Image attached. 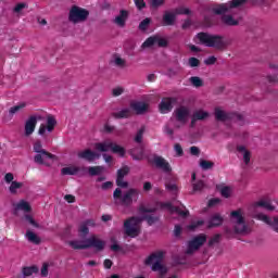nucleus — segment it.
<instances>
[{"mask_svg": "<svg viewBox=\"0 0 278 278\" xmlns=\"http://www.w3.org/2000/svg\"><path fill=\"white\" fill-rule=\"evenodd\" d=\"M164 255H166V252L156 251L144 260V265L151 266V270L159 273L160 277H165L166 273H168V268L162 264L164 262Z\"/></svg>", "mask_w": 278, "mask_h": 278, "instance_id": "f257e3e1", "label": "nucleus"}, {"mask_svg": "<svg viewBox=\"0 0 278 278\" xmlns=\"http://www.w3.org/2000/svg\"><path fill=\"white\" fill-rule=\"evenodd\" d=\"M70 247L75 251H83L84 249H96V251H103L105 249V241L91 236L85 240H73L68 242Z\"/></svg>", "mask_w": 278, "mask_h": 278, "instance_id": "f03ea898", "label": "nucleus"}, {"mask_svg": "<svg viewBox=\"0 0 278 278\" xmlns=\"http://www.w3.org/2000/svg\"><path fill=\"white\" fill-rule=\"evenodd\" d=\"M138 197H140V191L138 189H128L123 193L121 188H116L113 192V199L117 205H125L129 207L134 203V201H138Z\"/></svg>", "mask_w": 278, "mask_h": 278, "instance_id": "7ed1b4c3", "label": "nucleus"}, {"mask_svg": "<svg viewBox=\"0 0 278 278\" xmlns=\"http://www.w3.org/2000/svg\"><path fill=\"white\" fill-rule=\"evenodd\" d=\"M198 39L201 45L204 47H213L214 49L223 50L227 47V41H225V37L219 35H210L207 33L198 34Z\"/></svg>", "mask_w": 278, "mask_h": 278, "instance_id": "20e7f679", "label": "nucleus"}, {"mask_svg": "<svg viewBox=\"0 0 278 278\" xmlns=\"http://www.w3.org/2000/svg\"><path fill=\"white\" fill-rule=\"evenodd\" d=\"M230 218L236 233H240L241 236L251 233V229H249V226H247V222L244 220L242 210L232 211L230 213Z\"/></svg>", "mask_w": 278, "mask_h": 278, "instance_id": "39448f33", "label": "nucleus"}, {"mask_svg": "<svg viewBox=\"0 0 278 278\" xmlns=\"http://www.w3.org/2000/svg\"><path fill=\"white\" fill-rule=\"evenodd\" d=\"M94 149L100 153H108V151H112V153H116L119 157H125V148L114 143L110 139L96 143Z\"/></svg>", "mask_w": 278, "mask_h": 278, "instance_id": "423d86ee", "label": "nucleus"}, {"mask_svg": "<svg viewBox=\"0 0 278 278\" xmlns=\"http://www.w3.org/2000/svg\"><path fill=\"white\" fill-rule=\"evenodd\" d=\"M214 114L216 121H219L220 123H227V121H231L232 123H238L241 126L245 123L244 116L242 114L229 113L220 108H216Z\"/></svg>", "mask_w": 278, "mask_h": 278, "instance_id": "0eeeda50", "label": "nucleus"}, {"mask_svg": "<svg viewBox=\"0 0 278 278\" xmlns=\"http://www.w3.org/2000/svg\"><path fill=\"white\" fill-rule=\"evenodd\" d=\"M141 217H130L124 222V231L129 238H138L140 236Z\"/></svg>", "mask_w": 278, "mask_h": 278, "instance_id": "6e6552de", "label": "nucleus"}, {"mask_svg": "<svg viewBox=\"0 0 278 278\" xmlns=\"http://www.w3.org/2000/svg\"><path fill=\"white\" fill-rule=\"evenodd\" d=\"M88 16H90L88 10L73 5L68 13V21L70 23L77 25V23H85V21H88Z\"/></svg>", "mask_w": 278, "mask_h": 278, "instance_id": "1a4fd4ad", "label": "nucleus"}, {"mask_svg": "<svg viewBox=\"0 0 278 278\" xmlns=\"http://www.w3.org/2000/svg\"><path fill=\"white\" fill-rule=\"evenodd\" d=\"M247 0H232L228 3H222L212 9V12L215 14H233V10L236 8H240V5H244Z\"/></svg>", "mask_w": 278, "mask_h": 278, "instance_id": "9d476101", "label": "nucleus"}, {"mask_svg": "<svg viewBox=\"0 0 278 278\" xmlns=\"http://www.w3.org/2000/svg\"><path fill=\"white\" fill-rule=\"evenodd\" d=\"M207 242V236L205 235H199L194 237L191 241L188 243V249L186 251L187 255H192L194 251H199L201 247H203Z\"/></svg>", "mask_w": 278, "mask_h": 278, "instance_id": "9b49d317", "label": "nucleus"}, {"mask_svg": "<svg viewBox=\"0 0 278 278\" xmlns=\"http://www.w3.org/2000/svg\"><path fill=\"white\" fill-rule=\"evenodd\" d=\"M157 45L159 47H168V40L166 38H162L160 35H154L149 37L143 43L142 47L143 49H149L151 47H155Z\"/></svg>", "mask_w": 278, "mask_h": 278, "instance_id": "f8f14e48", "label": "nucleus"}, {"mask_svg": "<svg viewBox=\"0 0 278 278\" xmlns=\"http://www.w3.org/2000/svg\"><path fill=\"white\" fill-rule=\"evenodd\" d=\"M175 118L180 125H186L190 118V108L181 105L174 111Z\"/></svg>", "mask_w": 278, "mask_h": 278, "instance_id": "ddd939ff", "label": "nucleus"}, {"mask_svg": "<svg viewBox=\"0 0 278 278\" xmlns=\"http://www.w3.org/2000/svg\"><path fill=\"white\" fill-rule=\"evenodd\" d=\"M149 162L154 164L156 168L163 170V173H170V170H173L170 163L160 155H154L152 159H149Z\"/></svg>", "mask_w": 278, "mask_h": 278, "instance_id": "4468645a", "label": "nucleus"}, {"mask_svg": "<svg viewBox=\"0 0 278 278\" xmlns=\"http://www.w3.org/2000/svg\"><path fill=\"white\" fill-rule=\"evenodd\" d=\"M55 125H58V121H55V117L53 115H48L47 117V125L41 124L38 130L39 136H45L47 131L51 134L53 129H55Z\"/></svg>", "mask_w": 278, "mask_h": 278, "instance_id": "2eb2a0df", "label": "nucleus"}, {"mask_svg": "<svg viewBox=\"0 0 278 278\" xmlns=\"http://www.w3.org/2000/svg\"><path fill=\"white\" fill-rule=\"evenodd\" d=\"M35 153H37L34 157L35 162H42V155L43 157H53V154L50 152H47V150L42 149V143L40 141H36L33 147Z\"/></svg>", "mask_w": 278, "mask_h": 278, "instance_id": "dca6fc26", "label": "nucleus"}, {"mask_svg": "<svg viewBox=\"0 0 278 278\" xmlns=\"http://www.w3.org/2000/svg\"><path fill=\"white\" fill-rule=\"evenodd\" d=\"M255 218L263 220V223H266L273 231L278 233V217H268V215L265 214H257L255 215Z\"/></svg>", "mask_w": 278, "mask_h": 278, "instance_id": "f3484780", "label": "nucleus"}, {"mask_svg": "<svg viewBox=\"0 0 278 278\" xmlns=\"http://www.w3.org/2000/svg\"><path fill=\"white\" fill-rule=\"evenodd\" d=\"M129 175V167L124 166L121 169L117 170V178H116V185L119 188H127L129 184L127 181H124L123 179Z\"/></svg>", "mask_w": 278, "mask_h": 278, "instance_id": "a211bd4d", "label": "nucleus"}, {"mask_svg": "<svg viewBox=\"0 0 278 278\" xmlns=\"http://www.w3.org/2000/svg\"><path fill=\"white\" fill-rule=\"evenodd\" d=\"M218 16H222V23L224 25H227L228 27H236V25H240V20L233 17L232 13H222L217 14Z\"/></svg>", "mask_w": 278, "mask_h": 278, "instance_id": "6ab92c4d", "label": "nucleus"}, {"mask_svg": "<svg viewBox=\"0 0 278 278\" xmlns=\"http://www.w3.org/2000/svg\"><path fill=\"white\" fill-rule=\"evenodd\" d=\"M77 155L80 160H86V162H94V160H99V157H101V154H98L90 149L83 150L78 152Z\"/></svg>", "mask_w": 278, "mask_h": 278, "instance_id": "aec40b11", "label": "nucleus"}, {"mask_svg": "<svg viewBox=\"0 0 278 278\" xmlns=\"http://www.w3.org/2000/svg\"><path fill=\"white\" fill-rule=\"evenodd\" d=\"M18 212H25L26 214L31 212V205L29 202L21 200L20 202L13 204L14 216H18Z\"/></svg>", "mask_w": 278, "mask_h": 278, "instance_id": "412c9836", "label": "nucleus"}, {"mask_svg": "<svg viewBox=\"0 0 278 278\" xmlns=\"http://www.w3.org/2000/svg\"><path fill=\"white\" fill-rule=\"evenodd\" d=\"M36 125H38V117L36 115H31L25 123V136H31L34 131H36Z\"/></svg>", "mask_w": 278, "mask_h": 278, "instance_id": "4be33fe9", "label": "nucleus"}, {"mask_svg": "<svg viewBox=\"0 0 278 278\" xmlns=\"http://www.w3.org/2000/svg\"><path fill=\"white\" fill-rule=\"evenodd\" d=\"M173 103H175L174 98H164L159 105L161 114H168L173 110Z\"/></svg>", "mask_w": 278, "mask_h": 278, "instance_id": "5701e85b", "label": "nucleus"}, {"mask_svg": "<svg viewBox=\"0 0 278 278\" xmlns=\"http://www.w3.org/2000/svg\"><path fill=\"white\" fill-rule=\"evenodd\" d=\"M128 17H129V12L125 10H121L119 15L115 16L113 23H115L117 27H125Z\"/></svg>", "mask_w": 278, "mask_h": 278, "instance_id": "b1692460", "label": "nucleus"}, {"mask_svg": "<svg viewBox=\"0 0 278 278\" xmlns=\"http://www.w3.org/2000/svg\"><path fill=\"white\" fill-rule=\"evenodd\" d=\"M130 108L136 112V114H144V112L149 110V104L146 102L135 101L130 103Z\"/></svg>", "mask_w": 278, "mask_h": 278, "instance_id": "393cba45", "label": "nucleus"}, {"mask_svg": "<svg viewBox=\"0 0 278 278\" xmlns=\"http://www.w3.org/2000/svg\"><path fill=\"white\" fill-rule=\"evenodd\" d=\"M210 116V112L203 109H198L192 114L191 123H197V121H206Z\"/></svg>", "mask_w": 278, "mask_h": 278, "instance_id": "a878e982", "label": "nucleus"}, {"mask_svg": "<svg viewBox=\"0 0 278 278\" xmlns=\"http://www.w3.org/2000/svg\"><path fill=\"white\" fill-rule=\"evenodd\" d=\"M237 151L238 153H242L243 162L245 166H249V164H251V151L247 150L244 146H237Z\"/></svg>", "mask_w": 278, "mask_h": 278, "instance_id": "bb28decb", "label": "nucleus"}, {"mask_svg": "<svg viewBox=\"0 0 278 278\" xmlns=\"http://www.w3.org/2000/svg\"><path fill=\"white\" fill-rule=\"evenodd\" d=\"M112 116L117 119L129 118V116H131V109L125 108L119 111L113 112Z\"/></svg>", "mask_w": 278, "mask_h": 278, "instance_id": "cd10ccee", "label": "nucleus"}, {"mask_svg": "<svg viewBox=\"0 0 278 278\" xmlns=\"http://www.w3.org/2000/svg\"><path fill=\"white\" fill-rule=\"evenodd\" d=\"M255 207H263L267 212H275V205H273L270 200H261L255 203Z\"/></svg>", "mask_w": 278, "mask_h": 278, "instance_id": "c85d7f7f", "label": "nucleus"}, {"mask_svg": "<svg viewBox=\"0 0 278 278\" xmlns=\"http://www.w3.org/2000/svg\"><path fill=\"white\" fill-rule=\"evenodd\" d=\"M80 170H81V167L72 165V166L63 167L61 169V175H79Z\"/></svg>", "mask_w": 278, "mask_h": 278, "instance_id": "c756f323", "label": "nucleus"}, {"mask_svg": "<svg viewBox=\"0 0 278 278\" xmlns=\"http://www.w3.org/2000/svg\"><path fill=\"white\" fill-rule=\"evenodd\" d=\"M25 238L28 240V242H31V244H40V242H42L40 237H38V235L31 230L26 231Z\"/></svg>", "mask_w": 278, "mask_h": 278, "instance_id": "7c9ffc66", "label": "nucleus"}, {"mask_svg": "<svg viewBox=\"0 0 278 278\" xmlns=\"http://www.w3.org/2000/svg\"><path fill=\"white\" fill-rule=\"evenodd\" d=\"M163 207H167L170 214H178L179 216H186L188 214V211H182L177 206H173L170 203L163 204Z\"/></svg>", "mask_w": 278, "mask_h": 278, "instance_id": "2f4dec72", "label": "nucleus"}, {"mask_svg": "<svg viewBox=\"0 0 278 278\" xmlns=\"http://www.w3.org/2000/svg\"><path fill=\"white\" fill-rule=\"evenodd\" d=\"M176 16H177V13L165 12V14L163 15L164 25H167V26L175 25Z\"/></svg>", "mask_w": 278, "mask_h": 278, "instance_id": "473e14b6", "label": "nucleus"}, {"mask_svg": "<svg viewBox=\"0 0 278 278\" xmlns=\"http://www.w3.org/2000/svg\"><path fill=\"white\" fill-rule=\"evenodd\" d=\"M219 225H223V217L219 214L213 215L208 222V229H212V227H219Z\"/></svg>", "mask_w": 278, "mask_h": 278, "instance_id": "72a5a7b5", "label": "nucleus"}, {"mask_svg": "<svg viewBox=\"0 0 278 278\" xmlns=\"http://www.w3.org/2000/svg\"><path fill=\"white\" fill-rule=\"evenodd\" d=\"M25 108H27V103L25 102H21L20 104L10 108L9 116L12 117L14 116V114H18V112H21L22 110H25Z\"/></svg>", "mask_w": 278, "mask_h": 278, "instance_id": "f704fd0d", "label": "nucleus"}, {"mask_svg": "<svg viewBox=\"0 0 278 278\" xmlns=\"http://www.w3.org/2000/svg\"><path fill=\"white\" fill-rule=\"evenodd\" d=\"M92 226H94V223L92 220H87L85 224L80 225L79 233H81L83 236H88L90 231L88 227H92Z\"/></svg>", "mask_w": 278, "mask_h": 278, "instance_id": "c9c22d12", "label": "nucleus"}, {"mask_svg": "<svg viewBox=\"0 0 278 278\" xmlns=\"http://www.w3.org/2000/svg\"><path fill=\"white\" fill-rule=\"evenodd\" d=\"M24 220L28 224L31 225V227H35V229H40V224H38V222H36V219L34 218V216L26 214L24 215Z\"/></svg>", "mask_w": 278, "mask_h": 278, "instance_id": "e433bc0d", "label": "nucleus"}, {"mask_svg": "<svg viewBox=\"0 0 278 278\" xmlns=\"http://www.w3.org/2000/svg\"><path fill=\"white\" fill-rule=\"evenodd\" d=\"M105 170V167L103 166H93L88 168V173L91 177H94L97 175H101Z\"/></svg>", "mask_w": 278, "mask_h": 278, "instance_id": "4c0bfd02", "label": "nucleus"}, {"mask_svg": "<svg viewBox=\"0 0 278 278\" xmlns=\"http://www.w3.org/2000/svg\"><path fill=\"white\" fill-rule=\"evenodd\" d=\"M200 166H201L202 170H211V168H214V162L201 160Z\"/></svg>", "mask_w": 278, "mask_h": 278, "instance_id": "58836bf2", "label": "nucleus"}, {"mask_svg": "<svg viewBox=\"0 0 278 278\" xmlns=\"http://www.w3.org/2000/svg\"><path fill=\"white\" fill-rule=\"evenodd\" d=\"M34 273H38V267L31 266V267H24L23 268V275L24 277H31Z\"/></svg>", "mask_w": 278, "mask_h": 278, "instance_id": "ea45409f", "label": "nucleus"}, {"mask_svg": "<svg viewBox=\"0 0 278 278\" xmlns=\"http://www.w3.org/2000/svg\"><path fill=\"white\" fill-rule=\"evenodd\" d=\"M20 188H23V182L12 181L9 190H10L11 194H16V192H17V190H20Z\"/></svg>", "mask_w": 278, "mask_h": 278, "instance_id": "a19ab883", "label": "nucleus"}, {"mask_svg": "<svg viewBox=\"0 0 278 278\" xmlns=\"http://www.w3.org/2000/svg\"><path fill=\"white\" fill-rule=\"evenodd\" d=\"M189 81L194 86V88H201V86H203V80L199 76L190 77Z\"/></svg>", "mask_w": 278, "mask_h": 278, "instance_id": "79ce46f5", "label": "nucleus"}, {"mask_svg": "<svg viewBox=\"0 0 278 278\" xmlns=\"http://www.w3.org/2000/svg\"><path fill=\"white\" fill-rule=\"evenodd\" d=\"M149 25H151V18L147 17L139 24L140 31H147L149 29Z\"/></svg>", "mask_w": 278, "mask_h": 278, "instance_id": "37998d69", "label": "nucleus"}, {"mask_svg": "<svg viewBox=\"0 0 278 278\" xmlns=\"http://www.w3.org/2000/svg\"><path fill=\"white\" fill-rule=\"evenodd\" d=\"M114 64H115V66H118L119 68H125L127 62L125 61V59H123L121 56H115Z\"/></svg>", "mask_w": 278, "mask_h": 278, "instance_id": "c03bdc74", "label": "nucleus"}, {"mask_svg": "<svg viewBox=\"0 0 278 278\" xmlns=\"http://www.w3.org/2000/svg\"><path fill=\"white\" fill-rule=\"evenodd\" d=\"M26 8H28L27 3L21 2L14 7L13 12L15 14H21V12H23V10H25Z\"/></svg>", "mask_w": 278, "mask_h": 278, "instance_id": "a18cd8bd", "label": "nucleus"}, {"mask_svg": "<svg viewBox=\"0 0 278 278\" xmlns=\"http://www.w3.org/2000/svg\"><path fill=\"white\" fill-rule=\"evenodd\" d=\"M192 188L193 192H201V190L205 188V182H203V180H199L198 182L193 184Z\"/></svg>", "mask_w": 278, "mask_h": 278, "instance_id": "49530a36", "label": "nucleus"}, {"mask_svg": "<svg viewBox=\"0 0 278 278\" xmlns=\"http://www.w3.org/2000/svg\"><path fill=\"white\" fill-rule=\"evenodd\" d=\"M142 136H144V127H141L135 136V142H142Z\"/></svg>", "mask_w": 278, "mask_h": 278, "instance_id": "de8ad7c7", "label": "nucleus"}, {"mask_svg": "<svg viewBox=\"0 0 278 278\" xmlns=\"http://www.w3.org/2000/svg\"><path fill=\"white\" fill-rule=\"evenodd\" d=\"M222 197H225V199H229L231 197V188L229 187H224L220 190Z\"/></svg>", "mask_w": 278, "mask_h": 278, "instance_id": "09e8293b", "label": "nucleus"}, {"mask_svg": "<svg viewBox=\"0 0 278 278\" xmlns=\"http://www.w3.org/2000/svg\"><path fill=\"white\" fill-rule=\"evenodd\" d=\"M123 92H125V88H123V87H115L112 89L113 97H121V94H123Z\"/></svg>", "mask_w": 278, "mask_h": 278, "instance_id": "8fccbe9b", "label": "nucleus"}, {"mask_svg": "<svg viewBox=\"0 0 278 278\" xmlns=\"http://www.w3.org/2000/svg\"><path fill=\"white\" fill-rule=\"evenodd\" d=\"M203 223H204L203 220L193 222L192 224H190V225L188 226V229H189L190 231H194V229L201 227V225H203Z\"/></svg>", "mask_w": 278, "mask_h": 278, "instance_id": "3c124183", "label": "nucleus"}, {"mask_svg": "<svg viewBox=\"0 0 278 278\" xmlns=\"http://www.w3.org/2000/svg\"><path fill=\"white\" fill-rule=\"evenodd\" d=\"M174 151H176V155L178 157H181V155H184V148H181V144H179V143H176L174 146Z\"/></svg>", "mask_w": 278, "mask_h": 278, "instance_id": "603ef678", "label": "nucleus"}, {"mask_svg": "<svg viewBox=\"0 0 278 278\" xmlns=\"http://www.w3.org/2000/svg\"><path fill=\"white\" fill-rule=\"evenodd\" d=\"M220 242V235H215L213 238L208 241V247H213V244H218Z\"/></svg>", "mask_w": 278, "mask_h": 278, "instance_id": "864d4df0", "label": "nucleus"}, {"mask_svg": "<svg viewBox=\"0 0 278 278\" xmlns=\"http://www.w3.org/2000/svg\"><path fill=\"white\" fill-rule=\"evenodd\" d=\"M199 64H201V61H199V59L197 58L189 59V66H191V68L199 66Z\"/></svg>", "mask_w": 278, "mask_h": 278, "instance_id": "5fc2aeb1", "label": "nucleus"}, {"mask_svg": "<svg viewBox=\"0 0 278 278\" xmlns=\"http://www.w3.org/2000/svg\"><path fill=\"white\" fill-rule=\"evenodd\" d=\"M134 1L138 10H144V8H147V3L144 2V0H134Z\"/></svg>", "mask_w": 278, "mask_h": 278, "instance_id": "6e6d98bb", "label": "nucleus"}, {"mask_svg": "<svg viewBox=\"0 0 278 278\" xmlns=\"http://www.w3.org/2000/svg\"><path fill=\"white\" fill-rule=\"evenodd\" d=\"M142 220H147L149 225H153L154 223H157V217L149 215L143 217Z\"/></svg>", "mask_w": 278, "mask_h": 278, "instance_id": "4d7b16f0", "label": "nucleus"}, {"mask_svg": "<svg viewBox=\"0 0 278 278\" xmlns=\"http://www.w3.org/2000/svg\"><path fill=\"white\" fill-rule=\"evenodd\" d=\"M150 5L151 8H160L164 5V0H151Z\"/></svg>", "mask_w": 278, "mask_h": 278, "instance_id": "13d9d810", "label": "nucleus"}, {"mask_svg": "<svg viewBox=\"0 0 278 278\" xmlns=\"http://www.w3.org/2000/svg\"><path fill=\"white\" fill-rule=\"evenodd\" d=\"M55 157V155L52 154V156H45L41 155V162H36V164H46L49 165V163L47 162L48 160H53Z\"/></svg>", "mask_w": 278, "mask_h": 278, "instance_id": "bf43d9fd", "label": "nucleus"}, {"mask_svg": "<svg viewBox=\"0 0 278 278\" xmlns=\"http://www.w3.org/2000/svg\"><path fill=\"white\" fill-rule=\"evenodd\" d=\"M176 14H190V9L188 8H178L175 10Z\"/></svg>", "mask_w": 278, "mask_h": 278, "instance_id": "052dcab7", "label": "nucleus"}, {"mask_svg": "<svg viewBox=\"0 0 278 278\" xmlns=\"http://www.w3.org/2000/svg\"><path fill=\"white\" fill-rule=\"evenodd\" d=\"M49 275V264L45 263L41 267V277H47Z\"/></svg>", "mask_w": 278, "mask_h": 278, "instance_id": "680f3d73", "label": "nucleus"}, {"mask_svg": "<svg viewBox=\"0 0 278 278\" xmlns=\"http://www.w3.org/2000/svg\"><path fill=\"white\" fill-rule=\"evenodd\" d=\"M267 81H268L269 84H277V83H278V76H277V74L268 75V76H267Z\"/></svg>", "mask_w": 278, "mask_h": 278, "instance_id": "e2e57ef3", "label": "nucleus"}, {"mask_svg": "<svg viewBox=\"0 0 278 278\" xmlns=\"http://www.w3.org/2000/svg\"><path fill=\"white\" fill-rule=\"evenodd\" d=\"M204 64L207 66H212V64H216V56H208L205 61Z\"/></svg>", "mask_w": 278, "mask_h": 278, "instance_id": "0e129e2a", "label": "nucleus"}, {"mask_svg": "<svg viewBox=\"0 0 278 278\" xmlns=\"http://www.w3.org/2000/svg\"><path fill=\"white\" fill-rule=\"evenodd\" d=\"M139 212H140L141 214H151V213L155 212V208H147V207H144V206H141V207L139 208Z\"/></svg>", "mask_w": 278, "mask_h": 278, "instance_id": "69168bd1", "label": "nucleus"}, {"mask_svg": "<svg viewBox=\"0 0 278 278\" xmlns=\"http://www.w3.org/2000/svg\"><path fill=\"white\" fill-rule=\"evenodd\" d=\"M190 153H191V155H199V153H201V150H199L198 147L193 146L190 148Z\"/></svg>", "mask_w": 278, "mask_h": 278, "instance_id": "338daca9", "label": "nucleus"}, {"mask_svg": "<svg viewBox=\"0 0 278 278\" xmlns=\"http://www.w3.org/2000/svg\"><path fill=\"white\" fill-rule=\"evenodd\" d=\"M64 199L67 201V203H75V195L66 194Z\"/></svg>", "mask_w": 278, "mask_h": 278, "instance_id": "774afa93", "label": "nucleus"}]
</instances>
